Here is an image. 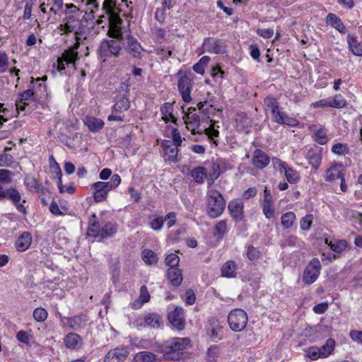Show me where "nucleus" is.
Masks as SVG:
<instances>
[{
  "label": "nucleus",
  "instance_id": "20",
  "mask_svg": "<svg viewBox=\"0 0 362 362\" xmlns=\"http://www.w3.org/2000/svg\"><path fill=\"white\" fill-rule=\"evenodd\" d=\"M125 49L133 57H141L142 47L137 40L132 35H127V45Z\"/></svg>",
  "mask_w": 362,
  "mask_h": 362
},
{
  "label": "nucleus",
  "instance_id": "48",
  "mask_svg": "<svg viewBox=\"0 0 362 362\" xmlns=\"http://www.w3.org/2000/svg\"><path fill=\"white\" fill-rule=\"evenodd\" d=\"M332 151L338 156H345L349 153V148L346 144L338 143L332 146Z\"/></svg>",
  "mask_w": 362,
  "mask_h": 362
},
{
  "label": "nucleus",
  "instance_id": "53",
  "mask_svg": "<svg viewBox=\"0 0 362 362\" xmlns=\"http://www.w3.org/2000/svg\"><path fill=\"white\" fill-rule=\"evenodd\" d=\"M332 99L334 108H343L347 105L346 100L341 94L335 95Z\"/></svg>",
  "mask_w": 362,
  "mask_h": 362
},
{
  "label": "nucleus",
  "instance_id": "19",
  "mask_svg": "<svg viewBox=\"0 0 362 362\" xmlns=\"http://www.w3.org/2000/svg\"><path fill=\"white\" fill-rule=\"evenodd\" d=\"M183 118L185 119L186 127L192 132V134H200L202 132L199 130L197 131L199 127L200 124L199 116L197 114L188 112Z\"/></svg>",
  "mask_w": 362,
  "mask_h": 362
},
{
  "label": "nucleus",
  "instance_id": "59",
  "mask_svg": "<svg viewBox=\"0 0 362 362\" xmlns=\"http://www.w3.org/2000/svg\"><path fill=\"white\" fill-rule=\"evenodd\" d=\"M180 262V257L176 254H170L165 257V263L170 268L176 267Z\"/></svg>",
  "mask_w": 362,
  "mask_h": 362
},
{
  "label": "nucleus",
  "instance_id": "22",
  "mask_svg": "<svg viewBox=\"0 0 362 362\" xmlns=\"http://www.w3.org/2000/svg\"><path fill=\"white\" fill-rule=\"evenodd\" d=\"M162 146L164 148V152L168 158V160L171 162H176L177 160L178 149L176 145L170 140H164L162 142Z\"/></svg>",
  "mask_w": 362,
  "mask_h": 362
},
{
  "label": "nucleus",
  "instance_id": "55",
  "mask_svg": "<svg viewBox=\"0 0 362 362\" xmlns=\"http://www.w3.org/2000/svg\"><path fill=\"white\" fill-rule=\"evenodd\" d=\"M313 219V216L312 214H307L305 217H303L300 221V228L303 230H310Z\"/></svg>",
  "mask_w": 362,
  "mask_h": 362
},
{
  "label": "nucleus",
  "instance_id": "2",
  "mask_svg": "<svg viewBox=\"0 0 362 362\" xmlns=\"http://www.w3.org/2000/svg\"><path fill=\"white\" fill-rule=\"evenodd\" d=\"M226 202L223 195L217 190L209 189L206 194L207 214L212 218L220 216L224 211Z\"/></svg>",
  "mask_w": 362,
  "mask_h": 362
},
{
  "label": "nucleus",
  "instance_id": "26",
  "mask_svg": "<svg viewBox=\"0 0 362 362\" xmlns=\"http://www.w3.org/2000/svg\"><path fill=\"white\" fill-rule=\"evenodd\" d=\"M347 42L351 52L356 56H362V45L358 41L357 36L354 34H349Z\"/></svg>",
  "mask_w": 362,
  "mask_h": 362
},
{
  "label": "nucleus",
  "instance_id": "7",
  "mask_svg": "<svg viewBox=\"0 0 362 362\" xmlns=\"http://www.w3.org/2000/svg\"><path fill=\"white\" fill-rule=\"evenodd\" d=\"M321 264L320 261L313 258L305 267L303 275V281L306 284H312L318 278L320 274Z\"/></svg>",
  "mask_w": 362,
  "mask_h": 362
},
{
  "label": "nucleus",
  "instance_id": "17",
  "mask_svg": "<svg viewBox=\"0 0 362 362\" xmlns=\"http://www.w3.org/2000/svg\"><path fill=\"white\" fill-rule=\"evenodd\" d=\"M243 206V202L239 199H233L228 204L230 214L237 221H243L244 218Z\"/></svg>",
  "mask_w": 362,
  "mask_h": 362
},
{
  "label": "nucleus",
  "instance_id": "58",
  "mask_svg": "<svg viewBox=\"0 0 362 362\" xmlns=\"http://www.w3.org/2000/svg\"><path fill=\"white\" fill-rule=\"evenodd\" d=\"M13 173L8 170L0 169V181L4 183H11Z\"/></svg>",
  "mask_w": 362,
  "mask_h": 362
},
{
  "label": "nucleus",
  "instance_id": "38",
  "mask_svg": "<svg viewBox=\"0 0 362 362\" xmlns=\"http://www.w3.org/2000/svg\"><path fill=\"white\" fill-rule=\"evenodd\" d=\"M144 320L147 325L153 328H159L162 323L161 317L154 313H148L146 315Z\"/></svg>",
  "mask_w": 362,
  "mask_h": 362
},
{
  "label": "nucleus",
  "instance_id": "29",
  "mask_svg": "<svg viewBox=\"0 0 362 362\" xmlns=\"http://www.w3.org/2000/svg\"><path fill=\"white\" fill-rule=\"evenodd\" d=\"M101 228L99 222L97 220L95 214H93L89 218V226L87 234L94 238L100 237Z\"/></svg>",
  "mask_w": 362,
  "mask_h": 362
},
{
  "label": "nucleus",
  "instance_id": "11",
  "mask_svg": "<svg viewBox=\"0 0 362 362\" xmlns=\"http://www.w3.org/2000/svg\"><path fill=\"white\" fill-rule=\"evenodd\" d=\"M203 46L210 53L223 54L225 52V44L221 40L211 37L205 38Z\"/></svg>",
  "mask_w": 362,
  "mask_h": 362
},
{
  "label": "nucleus",
  "instance_id": "39",
  "mask_svg": "<svg viewBox=\"0 0 362 362\" xmlns=\"http://www.w3.org/2000/svg\"><path fill=\"white\" fill-rule=\"evenodd\" d=\"M134 359L141 362H156L157 357L156 354L149 351H141L136 354Z\"/></svg>",
  "mask_w": 362,
  "mask_h": 362
},
{
  "label": "nucleus",
  "instance_id": "14",
  "mask_svg": "<svg viewBox=\"0 0 362 362\" xmlns=\"http://www.w3.org/2000/svg\"><path fill=\"white\" fill-rule=\"evenodd\" d=\"M344 175L343 165L334 163L326 170L324 177L326 182H332L337 179H339Z\"/></svg>",
  "mask_w": 362,
  "mask_h": 362
},
{
  "label": "nucleus",
  "instance_id": "52",
  "mask_svg": "<svg viewBox=\"0 0 362 362\" xmlns=\"http://www.w3.org/2000/svg\"><path fill=\"white\" fill-rule=\"evenodd\" d=\"M47 315V310L42 308H37L33 311V317L37 322H44Z\"/></svg>",
  "mask_w": 362,
  "mask_h": 362
},
{
  "label": "nucleus",
  "instance_id": "18",
  "mask_svg": "<svg viewBox=\"0 0 362 362\" xmlns=\"http://www.w3.org/2000/svg\"><path fill=\"white\" fill-rule=\"evenodd\" d=\"M6 198L11 200L13 204H15L17 210L24 214H26L25 207L23 204L20 203L21 200V196L20 192L13 187H10L6 189Z\"/></svg>",
  "mask_w": 362,
  "mask_h": 362
},
{
  "label": "nucleus",
  "instance_id": "21",
  "mask_svg": "<svg viewBox=\"0 0 362 362\" xmlns=\"http://www.w3.org/2000/svg\"><path fill=\"white\" fill-rule=\"evenodd\" d=\"M64 343L67 349L77 350L82 346L83 339L76 333H69L65 336Z\"/></svg>",
  "mask_w": 362,
  "mask_h": 362
},
{
  "label": "nucleus",
  "instance_id": "45",
  "mask_svg": "<svg viewBox=\"0 0 362 362\" xmlns=\"http://www.w3.org/2000/svg\"><path fill=\"white\" fill-rule=\"evenodd\" d=\"M117 231V227L111 223H107L102 228L100 237L102 238H107L112 236Z\"/></svg>",
  "mask_w": 362,
  "mask_h": 362
},
{
  "label": "nucleus",
  "instance_id": "57",
  "mask_svg": "<svg viewBox=\"0 0 362 362\" xmlns=\"http://www.w3.org/2000/svg\"><path fill=\"white\" fill-rule=\"evenodd\" d=\"M213 173L209 175V177H208V184L211 185L213 184L214 181L216 180L220 174V168L219 165L216 163H214L212 164Z\"/></svg>",
  "mask_w": 362,
  "mask_h": 362
},
{
  "label": "nucleus",
  "instance_id": "10",
  "mask_svg": "<svg viewBox=\"0 0 362 362\" xmlns=\"http://www.w3.org/2000/svg\"><path fill=\"white\" fill-rule=\"evenodd\" d=\"M168 319L177 330H182L185 328V320L182 308L176 307L173 311L168 314Z\"/></svg>",
  "mask_w": 362,
  "mask_h": 362
},
{
  "label": "nucleus",
  "instance_id": "49",
  "mask_svg": "<svg viewBox=\"0 0 362 362\" xmlns=\"http://www.w3.org/2000/svg\"><path fill=\"white\" fill-rule=\"evenodd\" d=\"M25 183L30 191L37 192L41 189V185L34 177H26Z\"/></svg>",
  "mask_w": 362,
  "mask_h": 362
},
{
  "label": "nucleus",
  "instance_id": "33",
  "mask_svg": "<svg viewBox=\"0 0 362 362\" xmlns=\"http://www.w3.org/2000/svg\"><path fill=\"white\" fill-rule=\"evenodd\" d=\"M33 100H34V92L31 89H28L20 94V101L16 103L17 108L23 110L28 105L27 102Z\"/></svg>",
  "mask_w": 362,
  "mask_h": 362
},
{
  "label": "nucleus",
  "instance_id": "60",
  "mask_svg": "<svg viewBox=\"0 0 362 362\" xmlns=\"http://www.w3.org/2000/svg\"><path fill=\"white\" fill-rule=\"evenodd\" d=\"M313 106L315 108L325 107H333L332 97H329L317 101L313 104Z\"/></svg>",
  "mask_w": 362,
  "mask_h": 362
},
{
  "label": "nucleus",
  "instance_id": "12",
  "mask_svg": "<svg viewBox=\"0 0 362 362\" xmlns=\"http://www.w3.org/2000/svg\"><path fill=\"white\" fill-rule=\"evenodd\" d=\"M269 162L270 158L267 153L261 149H256L254 151L252 163L256 168L262 170L269 165Z\"/></svg>",
  "mask_w": 362,
  "mask_h": 362
},
{
  "label": "nucleus",
  "instance_id": "23",
  "mask_svg": "<svg viewBox=\"0 0 362 362\" xmlns=\"http://www.w3.org/2000/svg\"><path fill=\"white\" fill-rule=\"evenodd\" d=\"M31 243V234L28 231H25L16 240L15 246L18 252H25L29 248Z\"/></svg>",
  "mask_w": 362,
  "mask_h": 362
},
{
  "label": "nucleus",
  "instance_id": "36",
  "mask_svg": "<svg viewBox=\"0 0 362 362\" xmlns=\"http://www.w3.org/2000/svg\"><path fill=\"white\" fill-rule=\"evenodd\" d=\"M130 103L126 96H121L112 106V111L115 112H122L129 108Z\"/></svg>",
  "mask_w": 362,
  "mask_h": 362
},
{
  "label": "nucleus",
  "instance_id": "46",
  "mask_svg": "<svg viewBox=\"0 0 362 362\" xmlns=\"http://www.w3.org/2000/svg\"><path fill=\"white\" fill-rule=\"evenodd\" d=\"M335 341L333 339H328L326 343L320 349L322 358L328 356L334 350Z\"/></svg>",
  "mask_w": 362,
  "mask_h": 362
},
{
  "label": "nucleus",
  "instance_id": "13",
  "mask_svg": "<svg viewBox=\"0 0 362 362\" xmlns=\"http://www.w3.org/2000/svg\"><path fill=\"white\" fill-rule=\"evenodd\" d=\"M264 105L265 111L270 112L273 121L282 112L280 111L277 99L272 95H268L264 98Z\"/></svg>",
  "mask_w": 362,
  "mask_h": 362
},
{
  "label": "nucleus",
  "instance_id": "56",
  "mask_svg": "<svg viewBox=\"0 0 362 362\" xmlns=\"http://www.w3.org/2000/svg\"><path fill=\"white\" fill-rule=\"evenodd\" d=\"M66 17L67 16H82V11L74 4H66Z\"/></svg>",
  "mask_w": 362,
  "mask_h": 362
},
{
  "label": "nucleus",
  "instance_id": "61",
  "mask_svg": "<svg viewBox=\"0 0 362 362\" xmlns=\"http://www.w3.org/2000/svg\"><path fill=\"white\" fill-rule=\"evenodd\" d=\"M211 125L204 129V132L209 138L218 137L219 132L215 128V121L211 120Z\"/></svg>",
  "mask_w": 362,
  "mask_h": 362
},
{
  "label": "nucleus",
  "instance_id": "25",
  "mask_svg": "<svg viewBox=\"0 0 362 362\" xmlns=\"http://www.w3.org/2000/svg\"><path fill=\"white\" fill-rule=\"evenodd\" d=\"M83 122L88 129L93 133L98 132L104 127V122L93 116H86Z\"/></svg>",
  "mask_w": 362,
  "mask_h": 362
},
{
  "label": "nucleus",
  "instance_id": "5",
  "mask_svg": "<svg viewBox=\"0 0 362 362\" xmlns=\"http://www.w3.org/2000/svg\"><path fill=\"white\" fill-rule=\"evenodd\" d=\"M274 168L281 173H284L287 181L291 184H296L300 180L299 173L291 168L288 163L279 158H274L272 159Z\"/></svg>",
  "mask_w": 362,
  "mask_h": 362
},
{
  "label": "nucleus",
  "instance_id": "42",
  "mask_svg": "<svg viewBox=\"0 0 362 362\" xmlns=\"http://www.w3.org/2000/svg\"><path fill=\"white\" fill-rule=\"evenodd\" d=\"M326 243L328 244L330 248L337 253H341L343 252L346 247H347V243L346 240H334L330 241L328 243V240L326 239Z\"/></svg>",
  "mask_w": 362,
  "mask_h": 362
},
{
  "label": "nucleus",
  "instance_id": "24",
  "mask_svg": "<svg viewBox=\"0 0 362 362\" xmlns=\"http://www.w3.org/2000/svg\"><path fill=\"white\" fill-rule=\"evenodd\" d=\"M306 158L315 170L320 168L322 161V152L320 149H310L307 153Z\"/></svg>",
  "mask_w": 362,
  "mask_h": 362
},
{
  "label": "nucleus",
  "instance_id": "28",
  "mask_svg": "<svg viewBox=\"0 0 362 362\" xmlns=\"http://www.w3.org/2000/svg\"><path fill=\"white\" fill-rule=\"evenodd\" d=\"M237 264L233 260H228L221 269V276L226 278L236 277Z\"/></svg>",
  "mask_w": 362,
  "mask_h": 362
},
{
  "label": "nucleus",
  "instance_id": "35",
  "mask_svg": "<svg viewBox=\"0 0 362 362\" xmlns=\"http://www.w3.org/2000/svg\"><path fill=\"white\" fill-rule=\"evenodd\" d=\"M273 122L279 124H286L290 127H296L299 123L296 119L288 117L283 112Z\"/></svg>",
  "mask_w": 362,
  "mask_h": 362
},
{
  "label": "nucleus",
  "instance_id": "54",
  "mask_svg": "<svg viewBox=\"0 0 362 362\" xmlns=\"http://www.w3.org/2000/svg\"><path fill=\"white\" fill-rule=\"evenodd\" d=\"M260 256L261 252L257 248L252 245L247 247V257L250 260L256 261L259 259Z\"/></svg>",
  "mask_w": 362,
  "mask_h": 362
},
{
  "label": "nucleus",
  "instance_id": "41",
  "mask_svg": "<svg viewBox=\"0 0 362 362\" xmlns=\"http://www.w3.org/2000/svg\"><path fill=\"white\" fill-rule=\"evenodd\" d=\"M227 221L221 220L218 221L214 227V235L218 238H223L224 235L227 233Z\"/></svg>",
  "mask_w": 362,
  "mask_h": 362
},
{
  "label": "nucleus",
  "instance_id": "37",
  "mask_svg": "<svg viewBox=\"0 0 362 362\" xmlns=\"http://www.w3.org/2000/svg\"><path fill=\"white\" fill-rule=\"evenodd\" d=\"M121 23H116L112 21H109V30L108 35L110 37L122 40V33L120 27L119 26Z\"/></svg>",
  "mask_w": 362,
  "mask_h": 362
},
{
  "label": "nucleus",
  "instance_id": "4",
  "mask_svg": "<svg viewBox=\"0 0 362 362\" xmlns=\"http://www.w3.org/2000/svg\"><path fill=\"white\" fill-rule=\"evenodd\" d=\"M247 315L242 309L236 308L230 312L228 322L230 329L234 332H240L247 324Z\"/></svg>",
  "mask_w": 362,
  "mask_h": 362
},
{
  "label": "nucleus",
  "instance_id": "44",
  "mask_svg": "<svg viewBox=\"0 0 362 362\" xmlns=\"http://www.w3.org/2000/svg\"><path fill=\"white\" fill-rule=\"evenodd\" d=\"M295 219L296 214L293 212H286L281 216V224L284 228H290L292 226Z\"/></svg>",
  "mask_w": 362,
  "mask_h": 362
},
{
  "label": "nucleus",
  "instance_id": "50",
  "mask_svg": "<svg viewBox=\"0 0 362 362\" xmlns=\"http://www.w3.org/2000/svg\"><path fill=\"white\" fill-rule=\"evenodd\" d=\"M302 241H300L296 236L295 235H288L287 236L282 242L281 245L283 247L285 246H298L300 247Z\"/></svg>",
  "mask_w": 362,
  "mask_h": 362
},
{
  "label": "nucleus",
  "instance_id": "32",
  "mask_svg": "<svg viewBox=\"0 0 362 362\" xmlns=\"http://www.w3.org/2000/svg\"><path fill=\"white\" fill-rule=\"evenodd\" d=\"M103 185V182H96L93 185V187L95 189L94 192V200L96 202H100L104 201L107 198V192Z\"/></svg>",
  "mask_w": 362,
  "mask_h": 362
},
{
  "label": "nucleus",
  "instance_id": "43",
  "mask_svg": "<svg viewBox=\"0 0 362 362\" xmlns=\"http://www.w3.org/2000/svg\"><path fill=\"white\" fill-rule=\"evenodd\" d=\"M121 183V177L119 175L115 174L111 177L110 182H103V185L108 193L110 190L116 188Z\"/></svg>",
  "mask_w": 362,
  "mask_h": 362
},
{
  "label": "nucleus",
  "instance_id": "6",
  "mask_svg": "<svg viewBox=\"0 0 362 362\" xmlns=\"http://www.w3.org/2000/svg\"><path fill=\"white\" fill-rule=\"evenodd\" d=\"M122 47L120 42L115 40H105L101 42L98 52L100 57L105 59L110 56H119Z\"/></svg>",
  "mask_w": 362,
  "mask_h": 362
},
{
  "label": "nucleus",
  "instance_id": "51",
  "mask_svg": "<svg viewBox=\"0 0 362 362\" xmlns=\"http://www.w3.org/2000/svg\"><path fill=\"white\" fill-rule=\"evenodd\" d=\"M314 140L318 144L323 145L327 141L326 131L320 128L314 134Z\"/></svg>",
  "mask_w": 362,
  "mask_h": 362
},
{
  "label": "nucleus",
  "instance_id": "64",
  "mask_svg": "<svg viewBox=\"0 0 362 362\" xmlns=\"http://www.w3.org/2000/svg\"><path fill=\"white\" fill-rule=\"evenodd\" d=\"M13 157L6 153H3L0 155V167L2 166H10L11 163L13 162Z\"/></svg>",
  "mask_w": 362,
  "mask_h": 362
},
{
  "label": "nucleus",
  "instance_id": "31",
  "mask_svg": "<svg viewBox=\"0 0 362 362\" xmlns=\"http://www.w3.org/2000/svg\"><path fill=\"white\" fill-rule=\"evenodd\" d=\"M327 21L340 33L345 34L346 28L341 20L334 13H329L327 16Z\"/></svg>",
  "mask_w": 362,
  "mask_h": 362
},
{
  "label": "nucleus",
  "instance_id": "47",
  "mask_svg": "<svg viewBox=\"0 0 362 362\" xmlns=\"http://www.w3.org/2000/svg\"><path fill=\"white\" fill-rule=\"evenodd\" d=\"M148 224L153 230H160L163 226L164 218L162 216H152Z\"/></svg>",
  "mask_w": 362,
  "mask_h": 362
},
{
  "label": "nucleus",
  "instance_id": "1",
  "mask_svg": "<svg viewBox=\"0 0 362 362\" xmlns=\"http://www.w3.org/2000/svg\"><path fill=\"white\" fill-rule=\"evenodd\" d=\"M64 21V23L60 24L58 27V29L62 32V35L74 33L76 40H81V35L85 30L86 18L82 16H67Z\"/></svg>",
  "mask_w": 362,
  "mask_h": 362
},
{
  "label": "nucleus",
  "instance_id": "30",
  "mask_svg": "<svg viewBox=\"0 0 362 362\" xmlns=\"http://www.w3.org/2000/svg\"><path fill=\"white\" fill-rule=\"evenodd\" d=\"M66 319L69 327L74 330H78L81 329L88 320L87 317L83 315H74L71 317H67Z\"/></svg>",
  "mask_w": 362,
  "mask_h": 362
},
{
  "label": "nucleus",
  "instance_id": "16",
  "mask_svg": "<svg viewBox=\"0 0 362 362\" xmlns=\"http://www.w3.org/2000/svg\"><path fill=\"white\" fill-rule=\"evenodd\" d=\"M128 354L126 348H116L105 355L104 362H123Z\"/></svg>",
  "mask_w": 362,
  "mask_h": 362
},
{
  "label": "nucleus",
  "instance_id": "9",
  "mask_svg": "<svg viewBox=\"0 0 362 362\" xmlns=\"http://www.w3.org/2000/svg\"><path fill=\"white\" fill-rule=\"evenodd\" d=\"M190 76V74H185L181 76L177 83L178 90L182 98L187 103L192 100L190 93L192 89V81Z\"/></svg>",
  "mask_w": 362,
  "mask_h": 362
},
{
  "label": "nucleus",
  "instance_id": "40",
  "mask_svg": "<svg viewBox=\"0 0 362 362\" xmlns=\"http://www.w3.org/2000/svg\"><path fill=\"white\" fill-rule=\"evenodd\" d=\"M142 259L146 264H156L158 262L157 255L152 250L146 249L142 252Z\"/></svg>",
  "mask_w": 362,
  "mask_h": 362
},
{
  "label": "nucleus",
  "instance_id": "34",
  "mask_svg": "<svg viewBox=\"0 0 362 362\" xmlns=\"http://www.w3.org/2000/svg\"><path fill=\"white\" fill-rule=\"evenodd\" d=\"M191 176L197 183L202 184L204 182V179L207 177L206 169L202 166L194 168L191 171Z\"/></svg>",
  "mask_w": 362,
  "mask_h": 362
},
{
  "label": "nucleus",
  "instance_id": "63",
  "mask_svg": "<svg viewBox=\"0 0 362 362\" xmlns=\"http://www.w3.org/2000/svg\"><path fill=\"white\" fill-rule=\"evenodd\" d=\"M263 213L267 218H272L274 216V210L272 203L263 204Z\"/></svg>",
  "mask_w": 362,
  "mask_h": 362
},
{
  "label": "nucleus",
  "instance_id": "3",
  "mask_svg": "<svg viewBox=\"0 0 362 362\" xmlns=\"http://www.w3.org/2000/svg\"><path fill=\"white\" fill-rule=\"evenodd\" d=\"M189 344L188 338H173L167 340L162 346L164 356L173 360H177L179 355L177 352L185 350Z\"/></svg>",
  "mask_w": 362,
  "mask_h": 362
},
{
  "label": "nucleus",
  "instance_id": "15",
  "mask_svg": "<svg viewBox=\"0 0 362 362\" xmlns=\"http://www.w3.org/2000/svg\"><path fill=\"white\" fill-rule=\"evenodd\" d=\"M78 59V52L74 49H69L65 51L62 57L58 59V69L59 71L65 69V65L69 64H75V62Z\"/></svg>",
  "mask_w": 362,
  "mask_h": 362
},
{
  "label": "nucleus",
  "instance_id": "27",
  "mask_svg": "<svg viewBox=\"0 0 362 362\" xmlns=\"http://www.w3.org/2000/svg\"><path fill=\"white\" fill-rule=\"evenodd\" d=\"M168 279L173 286H178L182 281L181 270L177 267L169 268L167 272Z\"/></svg>",
  "mask_w": 362,
  "mask_h": 362
},
{
  "label": "nucleus",
  "instance_id": "62",
  "mask_svg": "<svg viewBox=\"0 0 362 362\" xmlns=\"http://www.w3.org/2000/svg\"><path fill=\"white\" fill-rule=\"evenodd\" d=\"M321 351L317 347H311L308 349L307 352V356L309 357L311 360H316L320 357H322L321 354Z\"/></svg>",
  "mask_w": 362,
  "mask_h": 362
},
{
  "label": "nucleus",
  "instance_id": "8",
  "mask_svg": "<svg viewBox=\"0 0 362 362\" xmlns=\"http://www.w3.org/2000/svg\"><path fill=\"white\" fill-rule=\"evenodd\" d=\"M103 9L108 16V21L116 23H122L119 16V13L122 12L121 4L117 0H105L103 4Z\"/></svg>",
  "mask_w": 362,
  "mask_h": 362
}]
</instances>
